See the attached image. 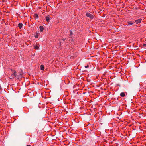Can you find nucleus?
<instances>
[{
  "label": "nucleus",
  "mask_w": 146,
  "mask_h": 146,
  "mask_svg": "<svg viewBox=\"0 0 146 146\" xmlns=\"http://www.w3.org/2000/svg\"><path fill=\"white\" fill-rule=\"evenodd\" d=\"M86 16L87 17H89L91 19H92L94 18V15L88 13H87L86 14Z\"/></svg>",
  "instance_id": "1"
},
{
  "label": "nucleus",
  "mask_w": 146,
  "mask_h": 146,
  "mask_svg": "<svg viewBox=\"0 0 146 146\" xmlns=\"http://www.w3.org/2000/svg\"><path fill=\"white\" fill-rule=\"evenodd\" d=\"M46 21L47 22H49L50 21L51 19L49 15H48L45 17Z\"/></svg>",
  "instance_id": "2"
},
{
  "label": "nucleus",
  "mask_w": 146,
  "mask_h": 146,
  "mask_svg": "<svg viewBox=\"0 0 146 146\" xmlns=\"http://www.w3.org/2000/svg\"><path fill=\"white\" fill-rule=\"evenodd\" d=\"M134 23V22H132L131 21H129L127 22V25H132Z\"/></svg>",
  "instance_id": "3"
},
{
  "label": "nucleus",
  "mask_w": 146,
  "mask_h": 146,
  "mask_svg": "<svg viewBox=\"0 0 146 146\" xmlns=\"http://www.w3.org/2000/svg\"><path fill=\"white\" fill-rule=\"evenodd\" d=\"M142 21L141 19H139L138 20H136L135 21V22L137 24H138L139 23H140Z\"/></svg>",
  "instance_id": "4"
},
{
  "label": "nucleus",
  "mask_w": 146,
  "mask_h": 146,
  "mask_svg": "<svg viewBox=\"0 0 146 146\" xmlns=\"http://www.w3.org/2000/svg\"><path fill=\"white\" fill-rule=\"evenodd\" d=\"M40 31L41 32H42L44 29L43 26H41L39 27Z\"/></svg>",
  "instance_id": "5"
},
{
  "label": "nucleus",
  "mask_w": 146,
  "mask_h": 146,
  "mask_svg": "<svg viewBox=\"0 0 146 146\" xmlns=\"http://www.w3.org/2000/svg\"><path fill=\"white\" fill-rule=\"evenodd\" d=\"M23 25L22 23H20L18 24V27L20 29H21Z\"/></svg>",
  "instance_id": "6"
},
{
  "label": "nucleus",
  "mask_w": 146,
  "mask_h": 146,
  "mask_svg": "<svg viewBox=\"0 0 146 146\" xmlns=\"http://www.w3.org/2000/svg\"><path fill=\"white\" fill-rule=\"evenodd\" d=\"M120 95L122 97H124L125 95L124 92H121L120 93Z\"/></svg>",
  "instance_id": "7"
},
{
  "label": "nucleus",
  "mask_w": 146,
  "mask_h": 146,
  "mask_svg": "<svg viewBox=\"0 0 146 146\" xmlns=\"http://www.w3.org/2000/svg\"><path fill=\"white\" fill-rule=\"evenodd\" d=\"M44 69V67L43 65H42L40 66V69L41 70H43Z\"/></svg>",
  "instance_id": "8"
},
{
  "label": "nucleus",
  "mask_w": 146,
  "mask_h": 146,
  "mask_svg": "<svg viewBox=\"0 0 146 146\" xmlns=\"http://www.w3.org/2000/svg\"><path fill=\"white\" fill-rule=\"evenodd\" d=\"M34 18H35V19H37L38 17V15L37 14H35L34 15Z\"/></svg>",
  "instance_id": "9"
},
{
  "label": "nucleus",
  "mask_w": 146,
  "mask_h": 146,
  "mask_svg": "<svg viewBox=\"0 0 146 146\" xmlns=\"http://www.w3.org/2000/svg\"><path fill=\"white\" fill-rule=\"evenodd\" d=\"M34 47L35 49H38L39 48V47L38 46V45H35L34 46Z\"/></svg>",
  "instance_id": "10"
},
{
  "label": "nucleus",
  "mask_w": 146,
  "mask_h": 146,
  "mask_svg": "<svg viewBox=\"0 0 146 146\" xmlns=\"http://www.w3.org/2000/svg\"><path fill=\"white\" fill-rule=\"evenodd\" d=\"M73 35V33H72V31H70V33L69 34V36L70 37L69 38H71V37Z\"/></svg>",
  "instance_id": "11"
},
{
  "label": "nucleus",
  "mask_w": 146,
  "mask_h": 146,
  "mask_svg": "<svg viewBox=\"0 0 146 146\" xmlns=\"http://www.w3.org/2000/svg\"><path fill=\"white\" fill-rule=\"evenodd\" d=\"M39 35V33H36L35 36V38H37L38 37Z\"/></svg>",
  "instance_id": "12"
},
{
  "label": "nucleus",
  "mask_w": 146,
  "mask_h": 146,
  "mask_svg": "<svg viewBox=\"0 0 146 146\" xmlns=\"http://www.w3.org/2000/svg\"><path fill=\"white\" fill-rule=\"evenodd\" d=\"M14 72L13 73L12 75H13L14 76L16 77V73L15 71V70H14Z\"/></svg>",
  "instance_id": "13"
},
{
  "label": "nucleus",
  "mask_w": 146,
  "mask_h": 146,
  "mask_svg": "<svg viewBox=\"0 0 146 146\" xmlns=\"http://www.w3.org/2000/svg\"><path fill=\"white\" fill-rule=\"evenodd\" d=\"M68 40V39L67 38H64L62 39L64 41H67Z\"/></svg>",
  "instance_id": "14"
},
{
  "label": "nucleus",
  "mask_w": 146,
  "mask_h": 146,
  "mask_svg": "<svg viewBox=\"0 0 146 146\" xmlns=\"http://www.w3.org/2000/svg\"><path fill=\"white\" fill-rule=\"evenodd\" d=\"M89 66L88 65H87L85 66V67L86 68H87L89 67Z\"/></svg>",
  "instance_id": "15"
},
{
  "label": "nucleus",
  "mask_w": 146,
  "mask_h": 146,
  "mask_svg": "<svg viewBox=\"0 0 146 146\" xmlns=\"http://www.w3.org/2000/svg\"><path fill=\"white\" fill-rule=\"evenodd\" d=\"M143 46H145L146 47V44H143Z\"/></svg>",
  "instance_id": "16"
},
{
  "label": "nucleus",
  "mask_w": 146,
  "mask_h": 146,
  "mask_svg": "<svg viewBox=\"0 0 146 146\" xmlns=\"http://www.w3.org/2000/svg\"><path fill=\"white\" fill-rule=\"evenodd\" d=\"M26 146H31L30 145H27Z\"/></svg>",
  "instance_id": "17"
}]
</instances>
